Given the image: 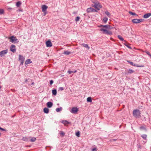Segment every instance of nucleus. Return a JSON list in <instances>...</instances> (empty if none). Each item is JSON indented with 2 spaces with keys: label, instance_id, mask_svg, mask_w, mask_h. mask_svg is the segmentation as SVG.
<instances>
[{
  "label": "nucleus",
  "instance_id": "f257e3e1",
  "mask_svg": "<svg viewBox=\"0 0 151 151\" xmlns=\"http://www.w3.org/2000/svg\"><path fill=\"white\" fill-rule=\"evenodd\" d=\"M133 116L135 118H137L140 117L141 112L138 109H136L133 110Z\"/></svg>",
  "mask_w": 151,
  "mask_h": 151
},
{
  "label": "nucleus",
  "instance_id": "f03ea898",
  "mask_svg": "<svg viewBox=\"0 0 151 151\" xmlns=\"http://www.w3.org/2000/svg\"><path fill=\"white\" fill-rule=\"evenodd\" d=\"M100 30L101 32H103V33L109 35H111L112 33L111 31L108 30L107 29H104L103 28H101L100 29Z\"/></svg>",
  "mask_w": 151,
  "mask_h": 151
},
{
  "label": "nucleus",
  "instance_id": "7ed1b4c3",
  "mask_svg": "<svg viewBox=\"0 0 151 151\" xmlns=\"http://www.w3.org/2000/svg\"><path fill=\"white\" fill-rule=\"evenodd\" d=\"M9 39L10 42L14 43H17L19 42L16 37L14 36H12L9 37Z\"/></svg>",
  "mask_w": 151,
  "mask_h": 151
},
{
  "label": "nucleus",
  "instance_id": "20e7f679",
  "mask_svg": "<svg viewBox=\"0 0 151 151\" xmlns=\"http://www.w3.org/2000/svg\"><path fill=\"white\" fill-rule=\"evenodd\" d=\"M93 3L94 4L93 6L95 7L97 10H99L102 7L101 5L98 1H96Z\"/></svg>",
  "mask_w": 151,
  "mask_h": 151
},
{
  "label": "nucleus",
  "instance_id": "39448f33",
  "mask_svg": "<svg viewBox=\"0 0 151 151\" xmlns=\"http://www.w3.org/2000/svg\"><path fill=\"white\" fill-rule=\"evenodd\" d=\"M127 62L129 63L132 66L139 67H144V65H140L137 64H136L134 63H133L131 62L129 60H127Z\"/></svg>",
  "mask_w": 151,
  "mask_h": 151
},
{
  "label": "nucleus",
  "instance_id": "423d86ee",
  "mask_svg": "<svg viewBox=\"0 0 151 151\" xmlns=\"http://www.w3.org/2000/svg\"><path fill=\"white\" fill-rule=\"evenodd\" d=\"M25 59V58L21 55H19V60L20 61V65H23Z\"/></svg>",
  "mask_w": 151,
  "mask_h": 151
},
{
  "label": "nucleus",
  "instance_id": "0eeeda50",
  "mask_svg": "<svg viewBox=\"0 0 151 151\" xmlns=\"http://www.w3.org/2000/svg\"><path fill=\"white\" fill-rule=\"evenodd\" d=\"M144 20L142 19H134L132 21V22L135 24H137L143 22Z\"/></svg>",
  "mask_w": 151,
  "mask_h": 151
},
{
  "label": "nucleus",
  "instance_id": "6e6552de",
  "mask_svg": "<svg viewBox=\"0 0 151 151\" xmlns=\"http://www.w3.org/2000/svg\"><path fill=\"white\" fill-rule=\"evenodd\" d=\"M10 51L13 52H15L16 50L15 45H12L10 47Z\"/></svg>",
  "mask_w": 151,
  "mask_h": 151
},
{
  "label": "nucleus",
  "instance_id": "1a4fd4ad",
  "mask_svg": "<svg viewBox=\"0 0 151 151\" xmlns=\"http://www.w3.org/2000/svg\"><path fill=\"white\" fill-rule=\"evenodd\" d=\"M78 111V109L76 107H73L72 108L71 110L70 111V112L74 114H76Z\"/></svg>",
  "mask_w": 151,
  "mask_h": 151
},
{
  "label": "nucleus",
  "instance_id": "9d476101",
  "mask_svg": "<svg viewBox=\"0 0 151 151\" xmlns=\"http://www.w3.org/2000/svg\"><path fill=\"white\" fill-rule=\"evenodd\" d=\"M46 46L47 47H50L52 46V43L51 41L50 40H48L46 41Z\"/></svg>",
  "mask_w": 151,
  "mask_h": 151
},
{
  "label": "nucleus",
  "instance_id": "9b49d317",
  "mask_svg": "<svg viewBox=\"0 0 151 151\" xmlns=\"http://www.w3.org/2000/svg\"><path fill=\"white\" fill-rule=\"evenodd\" d=\"M30 137H23L22 140L26 142H29L30 141Z\"/></svg>",
  "mask_w": 151,
  "mask_h": 151
},
{
  "label": "nucleus",
  "instance_id": "f8f14e48",
  "mask_svg": "<svg viewBox=\"0 0 151 151\" xmlns=\"http://www.w3.org/2000/svg\"><path fill=\"white\" fill-rule=\"evenodd\" d=\"M8 52V50H5L1 51V56L2 57L4 56V55L6 54Z\"/></svg>",
  "mask_w": 151,
  "mask_h": 151
},
{
  "label": "nucleus",
  "instance_id": "ddd939ff",
  "mask_svg": "<svg viewBox=\"0 0 151 151\" xmlns=\"http://www.w3.org/2000/svg\"><path fill=\"white\" fill-rule=\"evenodd\" d=\"M134 72V70L132 69H129L127 71V72L125 73V74L126 75L130 74Z\"/></svg>",
  "mask_w": 151,
  "mask_h": 151
},
{
  "label": "nucleus",
  "instance_id": "4468645a",
  "mask_svg": "<svg viewBox=\"0 0 151 151\" xmlns=\"http://www.w3.org/2000/svg\"><path fill=\"white\" fill-rule=\"evenodd\" d=\"M42 12H46L47 11V9L48 8V6L44 5L42 6Z\"/></svg>",
  "mask_w": 151,
  "mask_h": 151
},
{
  "label": "nucleus",
  "instance_id": "2eb2a0df",
  "mask_svg": "<svg viewBox=\"0 0 151 151\" xmlns=\"http://www.w3.org/2000/svg\"><path fill=\"white\" fill-rule=\"evenodd\" d=\"M103 27L108 29H111L112 28V27L111 26L108 24L103 25Z\"/></svg>",
  "mask_w": 151,
  "mask_h": 151
},
{
  "label": "nucleus",
  "instance_id": "dca6fc26",
  "mask_svg": "<svg viewBox=\"0 0 151 151\" xmlns=\"http://www.w3.org/2000/svg\"><path fill=\"white\" fill-rule=\"evenodd\" d=\"M46 105L48 108H51L53 106V103L51 102H48L47 103Z\"/></svg>",
  "mask_w": 151,
  "mask_h": 151
},
{
  "label": "nucleus",
  "instance_id": "f3484780",
  "mask_svg": "<svg viewBox=\"0 0 151 151\" xmlns=\"http://www.w3.org/2000/svg\"><path fill=\"white\" fill-rule=\"evenodd\" d=\"M151 16V13H148L144 14L143 15V17L145 19H147Z\"/></svg>",
  "mask_w": 151,
  "mask_h": 151
},
{
  "label": "nucleus",
  "instance_id": "a211bd4d",
  "mask_svg": "<svg viewBox=\"0 0 151 151\" xmlns=\"http://www.w3.org/2000/svg\"><path fill=\"white\" fill-rule=\"evenodd\" d=\"M32 63V61H31L30 59H28L27 60L25 63V65L26 66L28 64L30 63Z\"/></svg>",
  "mask_w": 151,
  "mask_h": 151
},
{
  "label": "nucleus",
  "instance_id": "6ab92c4d",
  "mask_svg": "<svg viewBox=\"0 0 151 151\" xmlns=\"http://www.w3.org/2000/svg\"><path fill=\"white\" fill-rule=\"evenodd\" d=\"M43 111L45 113L48 114L49 112V109L47 108H45L43 109Z\"/></svg>",
  "mask_w": 151,
  "mask_h": 151
},
{
  "label": "nucleus",
  "instance_id": "aec40b11",
  "mask_svg": "<svg viewBox=\"0 0 151 151\" xmlns=\"http://www.w3.org/2000/svg\"><path fill=\"white\" fill-rule=\"evenodd\" d=\"M52 93L53 95H54V96L56 95L57 93V91L56 89H55L52 90Z\"/></svg>",
  "mask_w": 151,
  "mask_h": 151
},
{
  "label": "nucleus",
  "instance_id": "412c9836",
  "mask_svg": "<svg viewBox=\"0 0 151 151\" xmlns=\"http://www.w3.org/2000/svg\"><path fill=\"white\" fill-rule=\"evenodd\" d=\"M82 45L84 47H85L87 48L88 50H89L90 48V47L88 44H82Z\"/></svg>",
  "mask_w": 151,
  "mask_h": 151
},
{
  "label": "nucleus",
  "instance_id": "4be33fe9",
  "mask_svg": "<svg viewBox=\"0 0 151 151\" xmlns=\"http://www.w3.org/2000/svg\"><path fill=\"white\" fill-rule=\"evenodd\" d=\"M30 141L31 142H34L36 140V138L34 137H30Z\"/></svg>",
  "mask_w": 151,
  "mask_h": 151
},
{
  "label": "nucleus",
  "instance_id": "5701e85b",
  "mask_svg": "<svg viewBox=\"0 0 151 151\" xmlns=\"http://www.w3.org/2000/svg\"><path fill=\"white\" fill-rule=\"evenodd\" d=\"M7 131V130L6 129L1 127V132H2L5 133Z\"/></svg>",
  "mask_w": 151,
  "mask_h": 151
},
{
  "label": "nucleus",
  "instance_id": "b1692460",
  "mask_svg": "<svg viewBox=\"0 0 151 151\" xmlns=\"http://www.w3.org/2000/svg\"><path fill=\"white\" fill-rule=\"evenodd\" d=\"M92 9L93 8L91 7L88 8L87 9L86 11L88 13L92 12Z\"/></svg>",
  "mask_w": 151,
  "mask_h": 151
},
{
  "label": "nucleus",
  "instance_id": "393cba45",
  "mask_svg": "<svg viewBox=\"0 0 151 151\" xmlns=\"http://www.w3.org/2000/svg\"><path fill=\"white\" fill-rule=\"evenodd\" d=\"M22 4V3L20 1L17 2L16 3V5L17 7H19Z\"/></svg>",
  "mask_w": 151,
  "mask_h": 151
},
{
  "label": "nucleus",
  "instance_id": "a878e982",
  "mask_svg": "<svg viewBox=\"0 0 151 151\" xmlns=\"http://www.w3.org/2000/svg\"><path fill=\"white\" fill-rule=\"evenodd\" d=\"M87 101L88 102H91L92 101V98L91 97H88L87 99Z\"/></svg>",
  "mask_w": 151,
  "mask_h": 151
},
{
  "label": "nucleus",
  "instance_id": "bb28decb",
  "mask_svg": "<svg viewBox=\"0 0 151 151\" xmlns=\"http://www.w3.org/2000/svg\"><path fill=\"white\" fill-rule=\"evenodd\" d=\"M108 18L106 17H105L103 18V21L104 22V23H106L108 20Z\"/></svg>",
  "mask_w": 151,
  "mask_h": 151
},
{
  "label": "nucleus",
  "instance_id": "cd10ccee",
  "mask_svg": "<svg viewBox=\"0 0 151 151\" xmlns=\"http://www.w3.org/2000/svg\"><path fill=\"white\" fill-rule=\"evenodd\" d=\"M62 110V108L61 107H60V108H57L56 109V111L57 112H59L60 111H61Z\"/></svg>",
  "mask_w": 151,
  "mask_h": 151
},
{
  "label": "nucleus",
  "instance_id": "c85d7f7f",
  "mask_svg": "<svg viewBox=\"0 0 151 151\" xmlns=\"http://www.w3.org/2000/svg\"><path fill=\"white\" fill-rule=\"evenodd\" d=\"M147 135L145 134H142L141 135V137L144 139H146L147 137Z\"/></svg>",
  "mask_w": 151,
  "mask_h": 151
},
{
  "label": "nucleus",
  "instance_id": "c756f323",
  "mask_svg": "<svg viewBox=\"0 0 151 151\" xmlns=\"http://www.w3.org/2000/svg\"><path fill=\"white\" fill-rule=\"evenodd\" d=\"M77 70H75L74 71H72L70 70H68V73L69 74H70L71 73H75L76 72Z\"/></svg>",
  "mask_w": 151,
  "mask_h": 151
},
{
  "label": "nucleus",
  "instance_id": "7c9ffc66",
  "mask_svg": "<svg viewBox=\"0 0 151 151\" xmlns=\"http://www.w3.org/2000/svg\"><path fill=\"white\" fill-rule=\"evenodd\" d=\"M71 53V52H68V51H64L63 54L66 55H69Z\"/></svg>",
  "mask_w": 151,
  "mask_h": 151
},
{
  "label": "nucleus",
  "instance_id": "2f4dec72",
  "mask_svg": "<svg viewBox=\"0 0 151 151\" xmlns=\"http://www.w3.org/2000/svg\"><path fill=\"white\" fill-rule=\"evenodd\" d=\"M129 13L131 14L132 15H137H137L134 12H133L131 11H129Z\"/></svg>",
  "mask_w": 151,
  "mask_h": 151
},
{
  "label": "nucleus",
  "instance_id": "473e14b6",
  "mask_svg": "<svg viewBox=\"0 0 151 151\" xmlns=\"http://www.w3.org/2000/svg\"><path fill=\"white\" fill-rule=\"evenodd\" d=\"M118 37L119 38V39H120V40H121L122 41H123L124 40V38L121 36L120 35H119L118 36Z\"/></svg>",
  "mask_w": 151,
  "mask_h": 151
},
{
  "label": "nucleus",
  "instance_id": "72a5a7b5",
  "mask_svg": "<svg viewBox=\"0 0 151 151\" xmlns=\"http://www.w3.org/2000/svg\"><path fill=\"white\" fill-rule=\"evenodd\" d=\"M144 52L146 53L147 55H149L151 58V54L147 50H145L144 51Z\"/></svg>",
  "mask_w": 151,
  "mask_h": 151
},
{
  "label": "nucleus",
  "instance_id": "f704fd0d",
  "mask_svg": "<svg viewBox=\"0 0 151 151\" xmlns=\"http://www.w3.org/2000/svg\"><path fill=\"white\" fill-rule=\"evenodd\" d=\"M105 14L108 16V17H109L110 15V13L108 11L105 12Z\"/></svg>",
  "mask_w": 151,
  "mask_h": 151
},
{
  "label": "nucleus",
  "instance_id": "c9c22d12",
  "mask_svg": "<svg viewBox=\"0 0 151 151\" xmlns=\"http://www.w3.org/2000/svg\"><path fill=\"white\" fill-rule=\"evenodd\" d=\"M124 45L126 46H127V47L129 48V49H132V48L129 45L127 44V43H125L124 44Z\"/></svg>",
  "mask_w": 151,
  "mask_h": 151
},
{
  "label": "nucleus",
  "instance_id": "e433bc0d",
  "mask_svg": "<svg viewBox=\"0 0 151 151\" xmlns=\"http://www.w3.org/2000/svg\"><path fill=\"white\" fill-rule=\"evenodd\" d=\"M76 135L79 137L80 136V132L79 131H78L77 132H76Z\"/></svg>",
  "mask_w": 151,
  "mask_h": 151
},
{
  "label": "nucleus",
  "instance_id": "4c0bfd02",
  "mask_svg": "<svg viewBox=\"0 0 151 151\" xmlns=\"http://www.w3.org/2000/svg\"><path fill=\"white\" fill-rule=\"evenodd\" d=\"M60 135H62V136H64L65 135V133L62 131L60 132Z\"/></svg>",
  "mask_w": 151,
  "mask_h": 151
},
{
  "label": "nucleus",
  "instance_id": "58836bf2",
  "mask_svg": "<svg viewBox=\"0 0 151 151\" xmlns=\"http://www.w3.org/2000/svg\"><path fill=\"white\" fill-rule=\"evenodd\" d=\"M70 123V122H68V121L67 120H65V121L64 124V125H65L66 124H69Z\"/></svg>",
  "mask_w": 151,
  "mask_h": 151
},
{
  "label": "nucleus",
  "instance_id": "ea45409f",
  "mask_svg": "<svg viewBox=\"0 0 151 151\" xmlns=\"http://www.w3.org/2000/svg\"><path fill=\"white\" fill-rule=\"evenodd\" d=\"M80 19V17L78 16H77L76 17L75 19V21L76 22L78 21Z\"/></svg>",
  "mask_w": 151,
  "mask_h": 151
},
{
  "label": "nucleus",
  "instance_id": "a19ab883",
  "mask_svg": "<svg viewBox=\"0 0 151 151\" xmlns=\"http://www.w3.org/2000/svg\"><path fill=\"white\" fill-rule=\"evenodd\" d=\"M58 89H59V90L62 91V90H63L64 88L62 87H60Z\"/></svg>",
  "mask_w": 151,
  "mask_h": 151
},
{
  "label": "nucleus",
  "instance_id": "79ce46f5",
  "mask_svg": "<svg viewBox=\"0 0 151 151\" xmlns=\"http://www.w3.org/2000/svg\"><path fill=\"white\" fill-rule=\"evenodd\" d=\"M4 11L3 9H1V14H4Z\"/></svg>",
  "mask_w": 151,
  "mask_h": 151
},
{
  "label": "nucleus",
  "instance_id": "37998d69",
  "mask_svg": "<svg viewBox=\"0 0 151 151\" xmlns=\"http://www.w3.org/2000/svg\"><path fill=\"white\" fill-rule=\"evenodd\" d=\"M139 128L140 129H145V127L143 126L140 127H139Z\"/></svg>",
  "mask_w": 151,
  "mask_h": 151
},
{
  "label": "nucleus",
  "instance_id": "c03bdc74",
  "mask_svg": "<svg viewBox=\"0 0 151 151\" xmlns=\"http://www.w3.org/2000/svg\"><path fill=\"white\" fill-rule=\"evenodd\" d=\"M53 81L52 80H51L50 81V85H51L52 84V83H53Z\"/></svg>",
  "mask_w": 151,
  "mask_h": 151
},
{
  "label": "nucleus",
  "instance_id": "a18cd8bd",
  "mask_svg": "<svg viewBox=\"0 0 151 151\" xmlns=\"http://www.w3.org/2000/svg\"><path fill=\"white\" fill-rule=\"evenodd\" d=\"M97 150V149L96 148H94L92 149V151H95Z\"/></svg>",
  "mask_w": 151,
  "mask_h": 151
},
{
  "label": "nucleus",
  "instance_id": "49530a36",
  "mask_svg": "<svg viewBox=\"0 0 151 151\" xmlns=\"http://www.w3.org/2000/svg\"><path fill=\"white\" fill-rule=\"evenodd\" d=\"M92 10V12H98L96 10L94 9L93 8Z\"/></svg>",
  "mask_w": 151,
  "mask_h": 151
},
{
  "label": "nucleus",
  "instance_id": "de8ad7c7",
  "mask_svg": "<svg viewBox=\"0 0 151 151\" xmlns=\"http://www.w3.org/2000/svg\"><path fill=\"white\" fill-rule=\"evenodd\" d=\"M44 12L43 16H45L47 14V11L43 12Z\"/></svg>",
  "mask_w": 151,
  "mask_h": 151
},
{
  "label": "nucleus",
  "instance_id": "09e8293b",
  "mask_svg": "<svg viewBox=\"0 0 151 151\" xmlns=\"http://www.w3.org/2000/svg\"><path fill=\"white\" fill-rule=\"evenodd\" d=\"M137 146L138 148H140L141 147V146L140 144H137Z\"/></svg>",
  "mask_w": 151,
  "mask_h": 151
},
{
  "label": "nucleus",
  "instance_id": "8fccbe9b",
  "mask_svg": "<svg viewBox=\"0 0 151 151\" xmlns=\"http://www.w3.org/2000/svg\"><path fill=\"white\" fill-rule=\"evenodd\" d=\"M103 25H100L98 26L99 27H103Z\"/></svg>",
  "mask_w": 151,
  "mask_h": 151
},
{
  "label": "nucleus",
  "instance_id": "3c124183",
  "mask_svg": "<svg viewBox=\"0 0 151 151\" xmlns=\"http://www.w3.org/2000/svg\"><path fill=\"white\" fill-rule=\"evenodd\" d=\"M65 120H62V121L61 122H62V123H63V124H64V123H65Z\"/></svg>",
  "mask_w": 151,
  "mask_h": 151
},
{
  "label": "nucleus",
  "instance_id": "603ef678",
  "mask_svg": "<svg viewBox=\"0 0 151 151\" xmlns=\"http://www.w3.org/2000/svg\"><path fill=\"white\" fill-rule=\"evenodd\" d=\"M27 81H28V80H27V78L25 79V83L27 82Z\"/></svg>",
  "mask_w": 151,
  "mask_h": 151
},
{
  "label": "nucleus",
  "instance_id": "864d4df0",
  "mask_svg": "<svg viewBox=\"0 0 151 151\" xmlns=\"http://www.w3.org/2000/svg\"><path fill=\"white\" fill-rule=\"evenodd\" d=\"M34 84V82H32L31 84V85H33Z\"/></svg>",
  "mask_w": 151,
  "mask_h": 151
},
{
  "label": "nucleus",
  "instance_id": "5fc2aeb1",
  "mask_svg": "<svg viewBox=\"0 0 151 151\" xmlns=\"http://www.w3.org/2000/svg\"><path fill=\"white\" fill-rule=\"evenodd\" d=\"M15 116V115H14V116H12V118H13V117H14Z\"/></svg>",
  "mask_w": 151,
  "mask_h": 151
},
{
  "label": "nucleus",
  "instance_id": "6e6d98bb",
  "mask_svg": "<svg viewBox=\"0 0 151 151\" xmlns=\"http://www.w3.org/2000/svg\"><path fill=\"white\" fill-rule=\"evenodd\" d=\"M19 11L22 12V9H21V10L20 9V10H19Z\"/></svg>",
  "mask_w": 151,
  "mask_h": 151
},
{
  "label": "nucleus",
  "instance_id": "4d7b16f0",
  "mask_svg": "<svg viewBox=\"0 0 151 151\" xmlns=\"http://www.w3.org/2000/svg\"><path fill=\"white\" fill-rule=\"evenodd\" d=\"M8 9H12L11 8H9Z\"/></svg>",
  "mask_w": 151,
  "mask_h": 151
},
{
  "label": "nucleus",
  "instance_id": "13d9d810",
  "mask_svg": "<svg viewBox=\"0 0 151 151\" xmlns=\"http://www.w3.org/2000/svg\"><path fill=\"white\" fill-rule=\"evenodd\" d=\"M113 140L114 141H115L116 140V139H113Z\"/></svg>",
  "mask_w": 151,
  "mask_h": 151
},
{
  "label": "nucleus",
  "instance_id": "bf43d9fd",
  "mask_svg": "<svg viewBox=\"0 0 151 151\" xmlns=\"http://www.w3.org/2000/svg\"><path fill=\"white\" fill-rule=\"evenodd\" d=\"M150 97L151 98V96H150Z\"/></svg>",
  "mask_w": 151,
  "mask_h": 151
},
{
  "label": "nucleus",
  "instance_id": "052dcab7",
  "mask_svg": "<svg viewBox=\"0 0 151 151\" xmlns=\"http://www.w3.org/2000/svg\"><path fill=\"white\" fill-rule=\"evenodd\" d=\"M150 19H151V17H150Z\"/></svg>",
  "mask_w": 151,
  "mask_h": 151
}]
</instances>
